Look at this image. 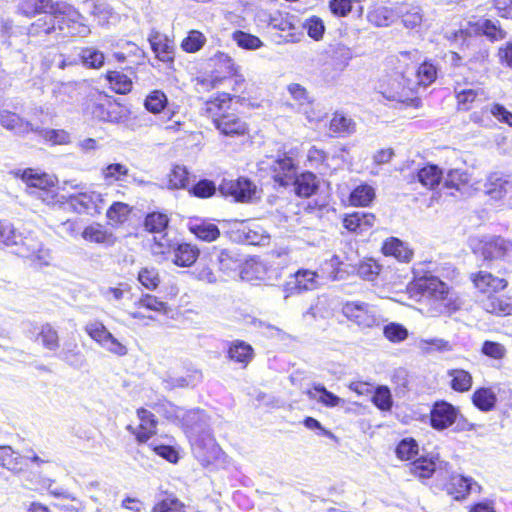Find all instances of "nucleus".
<instances>
[{
	"instance_id": "nucleus-31",
	"label": "nucleus",
	"mask_w": 512,
	"mask_h": 512,
	"mask_svg": "<svg viewBox=\"0 0 512 512\" xmlns=\"http://www.w3.org/2000/svg\"><path fill=\"white\" fill-rule=\"evenodd\" d=\"M291 185L295 186V192L300 197H310L318 188L316 176L311 172L297 174Z\"/></svg>"
},
{
	"instance_id": "nucleus-28",
	"label": "nucleus",
	"mask_w": 512,
	"mask_h": 512,
	"mask_svg": "<svg viewBox=\"0 0 512 512\" xmlns=\"http://www.w3.org/2000/svg\"><path fill=\"white\" fill-rule=\"evenodd\" d=\"M34 133L52 145H67L71 142L70 133L64 129H50L36 125Z\"/></svg>"
},
{
	"instance_id": "nucleus-49",
	"label": "nucleus",
	"mask_w": 512,
	"mask_h": 512,
	"mask_svg": "<svg viewBox=\"0 0 512 512\" xmlns=\"http://www.w3.org/2000/svg\"><path fill=\"white\" fill-rule=\"evenodd\" d=\"M168 223L167 215L153 212L146 216L144 226L149 232L161 234L167 228Z\"/></svg>"
},
{
	"instance_id": "nucleus-42",
	"label": "nucleus",
	"mask_w": 512,
	"mask_h": 512,
	"mask_svg": "<svg viewBox=\"0 0 512 512\" xmlns=\"http://www.w3.org/2000/svg\"><path fill=\"white\" fill-rule=\"evenodd\" d=\"M110 87L119 94H126L132 89V80L119 71H109L106 75Z\"/></svg>"
},
{
	"instance_id": "nucleus-53",
	"label": "nucleus",
	"mask_w": 512,
	"mask_h": 512,
	"mask_svg": "<svg viewBox=\"0 0 512 512\" xmlns=\"http://www.w3.org/2000/svg\"><path fill=\"white\" fill-rule=\"evenodd\" d=\"M167 104L166 95L159 90L152 91L145 99V108L154 114L160 113Z\"/></svg>"
},
{
	"instance_id": "nucleus-57",
	"label": "nucleus",
	"mask_w": 512,
	"mask_h": 512,
	"mask_svg": "<svg viewBox=\"0 0 512 512\" xmlns=\"http://www.w3.org/2000/svg\"><path fill=\"white\" fill-rule=\"evenodd\" d=\"M469 181V175L466 171L460 169H452L447 172L444 178V186L447 188H455L460 190L461 185H465Z\"/></svg>"
},
{
	"instance_id": "nucleus-1",
	"label": "nucleus",
	"mask_w": 512,
	"mask_h": 512,
	"mask_svg": "<svg viewBox=\"0 0 512 512\" xmlns=\"http://www.w3.org/2000/svg\"><path fill=\"white\" fill-rule=\"evenodd\" d=\"M422 295L431 301L435 314H451L460 309L462 302L457 293L435 276H425L418 281Z\"/></svg>"
},
{
	"instance_id": "nucleus-41",
	"label": "nucleus",
	"mask_w": 512,
	"mask_h": 512,
	"mask_svg": "<svg viewBox=\"0 0 512 512\" xmlns=\"http://www.w3.org/2000/svg\"><path fill=\"white\" fill-rule=\"evenodd\" d=\"M295 20V16L277 11L270 16L269 26L282 32H291L297 29Z\"/></svg>"
},
{
	"instance_id": "nucleus-36",
	"label": "nucleus",
	"mask_w": 512,
	"mask_h": 512,
	"mask_svg": "<svg viewBox=\"0 0 512 512\" xmlns=\"http://www.w3.org/2000/svg\"><path fill=\"white\" fill-rule=\"evenodd\" d=\"M442 177V171L436 165H427L417 173L418 181L429 189L438 186Z\"/></svg>"
},
{
	"instance_id": "nucleus-10",
	"label": "nucleus",
	"mask_w": 512,
	"mask_h": 512,
	"mask_svg": "<svg viewBox=\"0 0 512 512\" xmlns=\"http://www.w3.org/2000/svg\"><path fill=\"white\" fill-rule=\"evenodd\" d=\"M219 191L224 196H231L239 202H249L256 197V186L248 179H224L219 185Z\"/></svg>"
},
{
	"instance_id": "nucleus-33",
	"label": "nucleus",
	"mask_w": 512,
	"mask_h": 512,
	"mask_svg": "<svg viewBox=\"0 0 512 512\" xmlns=\"http://www.w3.org/2000/svg\"><path fill=\"white\" fill-rule=\"evenodd\" d=\"M209 256L210 262H214L215 259L219 266V269L224 272L234 270L238 263V259L228 249H218L216 247H213L212 250L209 252Z\"/></svg>"
},
{
	"instance_id": "nucleus-13",
	"label": "nucleus",
	"mask_w": 512,
	"mask_h": 512,
	"mask_svg": "<svg viewBox=\"0 0 512 512\" xmlns=\"http://www.w3.org/2000/svg\"><path fill=\"white\" fill-rule=\"evenodd\" d=\"M482 254L486 260L502 259L512 262V241L494 237L484 243Z\"/></svg>"
},
{
	"instance_id": "nucleus-6",
	"label": "nucleus",
	"mask_w": 512,
	"mask_h": 512,
	"mask_svg": "<svg viewBox=\"0 0 512 512\" xmlns=\"http://www.w3.org/2000/svg\"><path fill=\"white\" fill-rule=\"evenodd\" d=\"M268 166L275 182L287 187L295 181L298 167L294 159L287 153L277 154L268 158Z\"/></svg>"
},
{
	"instance_id": "nucleus-55",
	"label": "nucleus",
	"mask_w": 512,
	"mask_h": 512,
	"mask_svg": "<svg viewBox=\"0 0 512 512\" xmlns=\"http://www.w3.org/2000/svg\"><path fill=\"white\" fill-rule=\"evenodd\" d=\"M206 42V37L197 30L189 32L188 36L182 41L181 47L189 53L200 50Z\"/></svg>"
},
{
	"instance_id": "nucleus-9",
	"label": "nucleus",
	"mask_w": 512,
	"mask_h": 512,
	"mask_svg": "<svg viewBox=\"0 0 512 512\" xmlns=\"http://www.w3.org/2000/svg\"><path fill=\"white\" fill-rule=\"evenodd\" d=\"M318 274L312 270L299 269L290 275L284 283L282 290L284 297L300 294L304 291H310L318 288Z\"/></svg>"
},
{
	"instance_id": "nucleus-24",
	"label": "nucleus",
	"mask_w": 512,
	"mask_h": 512,
	"mask_svg": "<svg viewBox=\"0 0 512 512\" xmlns=\"http://www.w3.org/2000/svg\"><path fill=\"white\" fill-rule=\"evenodd\" d=\"M382 251L386 256H393L401 262H409L413 257V251L408 245L396 237L388 238L382 246Z\"/></svg>"
},
{
	"instance_id": "nucleus-61",
	"label": "nucleus",
	"mask_w": 512,
	"mask_h": 512,
	"mask_svg": "<svg viewBox=\"0 0 512 512\" xmlns=\"http://www.w3.org/2000/svg\"><path fill=\"white\" fill-rule=\"evenodd\" d=\"M216 189V185L213 181L202 179L193 185L189 192L198 198H209L216 193Z\"/></svg>"
},
{
	"instance_id": "nucleus-23",
	"label": "nucleus",
	"mask_w": 512,
	"mask_h": 512,
	"mask_svg": "<svg viewBox=\"0 0 512 512\" xmlns=\"http://www.w3.org/2000/svg\"><path fill=\"white\" fill-rule=\"evenodd\" d=\"M375 223V216L371 213L354 212L343 219L344 227L350 231L362 234L370 229Z\"/></svg>"
},
{
	"instance_id": "nucleus-64",
	"label": "nucleus",
	"mask_w": 512,
	"mask_h": 512,
	"mask_svg": "<svg viewBox=\"0 0 512 512\" xmlns=\"http://www.w3.org/2000/svg\"><path fill=\"white\" fill-rule=\"evenodd\" d=\"M153 512H185L184 505L174 497H167L157 503Z\"/></svg>"
},
{
	"instance_id": "nucleus-51",
	"label": "nucleus",
	"mask_w": 512,
	"mask_h": 512,
	"mask_svg": "<svg viewBox=\"0 0 512 512\" xmlns=\"http://www.w3.org/2000/svg\"><path fill=\"white\" fill-rule=\"evenodd\" d=\"M38 339L41 340L46 349L54 351L59 347L58 332L48 323L42 325L38 333Z\"/></svg>"
},
{
	"instance_id": "nucleus-46",
	"label": "nucleus",
	"mask_w": 512,
	"mask_h": 512,
	"mask_svg": "<svg viewBox=\"0 0 512 512\" xmlns=\"http://www.w3.org/2000/svg\"><path fill=\"white\" fill-rule=\"evenodd\" d=\"M231 38L242 49L256 50L263 46V42L257 36L241 30L234 31Z\"/></svg>"
},
{
	"instance_id": "nucleus-26",
	"label": "nucleus",
	"mask_w": 512,
	"mask_h": 512,
	"mask_svg": "<svg viewBox=\"0 0 512 512\" xmlns=\"http://www.w3.org/2000/svg\"><path fill=\"white\" fill-rule=\"evenodd\" d=\"M174 259L173 262L177 266L180 267H190L192 266L199 257L200 251L199 249L192 244L189 243H181L178 244L174 249Z\"/></svg>"
},
{
	"instance_id": "nucleus-22",
	"label": "nucleus",
	"mask_w": 512,
	"mask_h": 512,
	"mask_svg": "<svg viewBox=\"0 0 512 512\" xmlns=\"http://www.w3.org/2000/svg\"><path fill=\"white\" fill-rule=\"evenodd\" d=\"M485 191L492 199L501 200L512 191V182L499 173H491L485 183Z\"/></svg>"
},
{
	"instance_id": "nucleus-58",
	"label": "nucleus",
	"mask_w": 512,
	"mask_h": 512,
	"mask_svg": "<svg viewBox=\"0 0 512 512\" xmlns=\"http://www.w3.org/2000/svg\"><path fill=\"white\" fill-rule=\"evenodd\" d=\"M18 459L17 453L10 446H0V466L18 472Z\"/></svg>"
},
{
	"instance_id": "nucleus-30",
	"label": "nucleus",
	"mask_w": 512,
	"mask_h": 512,
	"mask_svg": "<svg viewBox=\"0 0 512 512\" xmlns=\"http://www.w3.org/2000/svg\"><path fill=\"white\" fill-rule=\"evenodd\" d=\"M25 237L16 231L14 226L8 222L0 221V245L12 247L15 252L21 247Z\"/></svg>"
},
{
	"instance_id": "nucleus-2",
	"label": "nucleus",
	"mask_w": 512,
	"mask_h": 512,
	"mask_svg": "<svg viewBox=\"0 0 512 512\" xmlns=\"http://www.w3.org/2000/svg\"><path fill=\"white\" fill-rule=\"evenodd\" d=\"M227 105L225 100L209 101L206 103L205 113L223 135H244L247 131L246 123L237 114L227 112Z\"/></svg>"
},
{
	"instance_id": "nucleus-56",
	"label": "nucleus",
	"mask_w": 512,
	"mask_h": 512,
	"mask_svg": "<svg viewBox=\"0 0 512 512\" xmlns=\"http://www.w3.org/2000/svg\"><path fill=\"white\" fill-rule=\"evenodd\" d=\"M131 212L128 204L123 202H114L107 210L106 216L109 220L116 223H123Z\"/></svg>"
},
{
	"instance_id": "nucleus-11",
	"label": "nucleus",
	"mask_w": 512,
	"mask_h": 512,
	"mask_svg": "<svg viewBox=\"0 0 512 512\" xmlns=\"http://www.w3.org/2000/svg\"><path fill=\"white\" fill-rule=\"evenodd\" d=\"M15 253L21 257L38 261L41 265H49L53 260L51 250L32 237H25L23 244L15 250Z\"/></svg>"
},
{
	"instance_id": "nucleus-63",
	"label": "nucleus",
	"mask_w": 512,
	"mask_h": 512,
	"mask_svg": "<svg viewBox=\"0 0 512 512\" xmlns=\"http://www.w3.org/2000/svg\"><path fill=\"white\" fill-rule=\"evenodd\" d=\"M397 456L402 460H410L418 454L417 442L410 439H403L396 448Z\"/></svg>"
},
{
	"instance_id": "nucleus-38",
	"label": "nucleus",
	"mask_w": 512,
	"mask_h": 512,
	"mask_svg": "<svg viewBox=\"0 0 512 512\" xmlns=\"http://www.w3.org/2000/svg\"><path fill=\"white\" fill-rule=\"evenodd\" d=\"M356 124L353 119L336 112L330 121V130L341 136L354 133Z\"/></svg>"
},
{
	"instance_id": "nucleus-44",
	"label": "nucleus",
	"mask_w": 512,
	"mask_h": 512,
	"mask_svg": "<svg viewBox=\"0 0 512 512\" xmlns=\"http://www.w3.org/2000/svg\"><path fill=\"white\" fill-rule=\"evenodd\" d=\"M94 113L102 120L116 123L122 118V107L114 102L99 104Z\"/></svg>"
},
{
	"instance_id": "nucleus-54",
	"label": "nucleus",
	"mask_w": 512,
	"mask_h": 512,
	"mask_svg": "<svg viewBox=\"0 0 512 512\" xmlns=\"http://www.w3.org/2000/svg\"><path fill=\"white\" fill-rule=\"evenodd\" d=\"M189 173L184 166L176 165L169 174V187L171 189L186 188L189 182Z\"/></svg>"
},
{
	"instance_id": "nucleus-17",
	"label": "nucleus",
	"mask_w": 512,
	"mask_h": 512,
	"mask_svg": "<svg viewBox=\"0 0 512 512\" xmlns=\"http://www.w3.org/2000/svg\"><path fill=\"white\" fill-rule=\"evenodd\" d=\"M0 124L7 130L13 131L19 136H25L34 133L35 124L25 120L20 115L9 110L0 111Z\"/></svg>"
},
{
	"instance_id": "nucleus-21",
	"label": "nucleus",
	"mask_w": 512,
	"mask_h": 512,
	"mask_svg": "<svg viewBox=\"0 0 512 512\" xmlns=\"http://www.w3.org/2000/svg\"><path fill=\"white\" fill-rule=\"evenodd\" d=\"M227 358L245 368L254 358V349L243 340H234L229 343Z\"/></svg>"
},
{
	"instance_id": "nucleus-7",
	"label": "nucleus",
	"mask_w": 512,
	"mask_h": 512,
	"mask_svg": "<svg viewBox=\"0 0 512 512\" xmlns=\"http://www.w3.org/2000/svg\"><path fill=\"white\" fill-rule=\"evenodd\" d=\"M85 332L102 348L118 356H124L128 350L120 343L100 321H92L85 325Z\"/></svg>"
},
{
	"instance_id": "nucleus-25",
	"label": "nucleus",
	"mask_w": 512,
	"mask_h": 512,
	"mask_svg": "<svg viewBox=\"0 0 512 512\" xmlns=\"http://www.w3.org/2000/svg\"><path fill=\"white\" fill-rule=\"evenodd\" d=\"M188 229L196 238L205 242L215 241L220 236V230L217 225L204 220L189 222Z\"/></svg>"
},
{
	"instance_id": "nucleus-62",
	"label": "nucleus",
	"mask_w": 512,
	"mask_h": 512,
	"mask_svg": "<svg viewBox=\"0 0 512 512\" xmlns=\"http://www.w3.org/2000/svg\"><path fill=\"white\" fill-rule=\"evenodd\" d=\"M384 336L391 342H402L408 337L407 329L398 323H390L383 329Z\"/></svg>"
},
{
	"instance_id": "nucleus-29",
	"label": "nucleus",
	"mask_w": 512,
	"mask_h": 512,
	"mask_svg": "<svg viewBox=\"0 0 512 512\" xmlns=\"http://www.w3.org/2000/svg\"><path fill=\"white\" fill-rule=\"evenodd\" d=\"M397 17L396 7L389 8L378 6L370 10L367 14L368 21L377 27H386L392 24Z\"/></svg>"
},
{
	"instance_id": "nucleus-27",
	"label": "nucleus",
	"mask_w": 512,
	"mask_h": 512,
	"mask_svg": "<svg viewBox=\"0 0 512 512\" xmlns=\"http://www.w3.org/2000/svg\"><path fill=\"white\" fill-rule=\"evenodd\" d=\"M482 307L485 311L496 315H510L512 314V301L511 298L505 296H496L494 294L487 296L482 301Z\"/></svg>"
},
{
	"instance_id": "nucleus-43",
	"label": "nucleus",
	"mask_w": 512,
	"mask_h": 512,
	"mask_svg": "<svg viewBox=\"0 0 512 512\" xmlns=\"http://www.w3.org/2000/svg\"><path fill=\"white\" fill-rule=\"evenodd\" d=\"M410 75L414 76L412 79L417 81L418 86H428L435 81L437 69L432 63L424 62L418 67L417 70L413 69Z\"/></svg>"
},
{
	"instance_id": "nucleus-35",
	"label": "nucleus",
	"mask_w": 512,
	"mask_h": 512,
	"mask_svg": "<svg viewBox=\"0 0 512 512\" xmlns=\"http://www.w3.org/2000/svg\"><path fill=\"white\" fill-rule=\"evenodd\" d=\"M22 179L30 187L38 188L39 191L54 186V178L48 174H39L32 169H27L22 174Z\"/></svg>"
},
{
	"instance_id": "nucleus-60",
	"label": "nucleus",
	"mask_w": 512,
	"mask_h": 512,
	"mask_svg": "<svg viewBox=\"0 0 512 512\" xmlns=\"http://www.w3.org/2000/svg\"><path fill=\"white\" fill-rule=\"evenodd\" d=\"M483 95V92L479 89H464L457 92V102L458 107L461 110H469L471 109V104L475 102L480 96Z\"/></svg>"
},
{
	"instance_id": "nucleus-50",
	"label": "nucleus",
	"mask_w": 512,
	"mask_h": 512,
	"mask_svg": "<svg viewBox=\"0 0 512 512\" xmlns=\"http://www.w3.org/2000/svg\"><path fill=\"white\" fill-rule=\"evenodd\" d=\"M288 92L298 105V110L304 114L308 113V107L310 105V99L306 89L297 83L288 85Z\"/></svg>"
},
{
	"instance_id": "nucleus-37",
	"label": "nucleus",
	"mask_w": 512,
	"mask_h": 512,
	"mask_svg": "<svg viewBox=\"0 0 512 512\" xmlns=\"http://www.w3.org/2000/svg\"><path fill=\"white\" fill-rule=\"evenodd\" d=\"M80 62L87 68L99 69L104 65V54L93 47L81 49L79 55Z\"/></svg>"
},
{
	"instance_id": "nucleus-19",
	"label": "nucleus",
	"mask_w": 512,
	"mask_h": 512,
	"mask_svg": "<svg viewBox=\"0 0 512 512\" xmlns=\"http://www.w3.org/2000/svg\"><path fill=\"white\" fill-rule=\"evenodd\" d=\"M82 238L90 243H96L104 246H113L116 243V236L108 231L103 225L93 223L84 228L81 233Z\"/></svg>"
},
{
	"instance_id": "nucleus-15",
	"label": "nucleus",
	"mask_w": 512,
	"mask_h": 512,
	"mask_svg": "<svg viewBox=\"0 0 512 512\" xmlns=\"http://www.w3.org/2000/svg\"><path fill=\"white\" fill-rule=\"evenodd\" d=\"M137 416L140 420L139 427L133 428L129 425L127 430L133 433L139 442L144 443L156 434L157 420L152 412L144 408L137 410Z\"/></svg>"
},
{
	"instance_id": "nucleus-34",
	"label": "nucleus",
	"mask_w": 512,
	"mask_h": 512,
	"mask_svg": "<svg viewBox=\"0 0 512 512\" xmlns=\"http://www.w3.org/2000/svg\"><path fill=\"white\" fill-rule=\"evenodd\" d=\"M451 378V388L457 392L469 391L472 387L473 379L471 374L463 369H451L448 371Z\"/></svg>"
},
{
	"instance_id": "nucleus-14",
	"label": "nucleus",
	"mask_w": 512,
	"mask_h": 512,
	"mask_svg": "<svg viewBox=\"0 0 512 512\" xmlns=\"http://www.w3.org/2000/svg\"><path fill=\"white\" fill-rule=\"evenodd\" d=\"M458 416V410L448 402H436L431 410V425L437 430L450 427Z\"/></svg>"
},
{
	"instance_id": "nucleus-4",
	"label": "nucleus",
	"mask_w": 512,
	"mask_h": 512,
	"mask_svg": "<svg viewBox=\"0 0 512 512\" xmlns=\"http://www.w3.org/2000/svg\"><path fill=\"white\" fill-rule=\"evenodd\" d=\"M407 72L396 74L382 92L383 97L407 106L418 107L420 100L416 97L417 81L407 76Z\"/></svg>"
},
{
	"instance_id": "nucleus-20",
	"label": "nucleus",
	"mask_w": 512,
	"mask_h": 512,
	"mask_svg": "<svg viewBox=\"0 0 512 512\" xmlns=\"http://www.w3.org/2000/svg\"><path fill=\"white\" fill-rule=\"evenodd\" d=\"M396 14L407 29H414L423 22V10L414 3H397Z\"/></svg>"
},
{
	"instance_id": "nucleus-47",
	"label": "nucleus",
	"mask_w": 512,
	"mask_h": 512,
	"mask_svg": "<svg viewBox=\"0 0 512 512\" xmlns=\"http://www.w3.org/2000/svg\"><path fill=\"white\" fill-rule=\"evenodd\" d=\"M374 197V189L367 184H362L351 192L350 202L354 206H367Z\"/></svg>"
},
{
	"instance_id": "nucleus-48",
	"label": "nucleus",
	"mask_w": 512,
	"mask_h": 512,
	"mask_svg": "<svg viewBox=\"0 0 512 512\" xmlns=\"http://www.w3.org/2000/svg\"><path fill=\"white\" fill-rule=\"evenodd\" d=\"M101 175L107 183L111 184L121 181L124 177L128 176L129 169L121 163H112L102 168Z\"/></svg>"
},
{
	"instance_id": "nucleus-16",
	"label": "nucleus",
	"mask_w": 512,
	"mask_h": 512,
	"mask_svg": "<svg viewBox=\"0 0 512 512\" xmlns=\"http://www.w3.org/2000/svg\"><path fill=\"white\" fill-rule=\"evenodd\" d=\"M61 2L53 0H21L18 5V11L28 18L42 13L55 16L57 12L56 7L61 5Z\"/></svg>"
},
{
	"instance_id": "nucleus-5",
	"label": "nucleus",
	"mask_w": 512,
	"mask_h": 512,
	"mask_svg": "<svg viewBox=\"0 0 512 512\" xmlns=\"http://www.w3.org/2000/svg\"><path fill=\"white\" fill-rule=\"evenodd\" d=\"M66 202L76 213H87L92 216L100 214L106 204L103 194L90 190L71 194L66 198Z\"/></svg>"
},
{
	"instance_id": "nucleus-45",
	"label": "nucleus",
	"mask_w": 512,
	"mask_h": 512,
	"mask_svg": "<svg viewBox=\"0 0 512 512\" xmlns=\"http://www.w3.org/2000/svg\"><path fill=\"white\" fill-rule=\"evenodd\" d=\"M309 396L327 407H336L344 403L343 399L328 391L322 385L315 386L313 391L309 392Z\"/></svg>"
},
{
	"instance_id": "nucleus-59",
	"label": "nucleus",
	"mask_w": 512,
	"mask_h": 512,
	"mask_svg": "<svg viewBox=\"0 0 512 512\" xmlns=\"http://www.w3.org/2000/svg\"><path fill=\"white\" fill-rule=\"evenodd\" d=\"M139 282L149 290H154L160 283L159 273L157 269L151 267L142 268L138 274Z\"/></svg>"
},
{
	"instance_id": "nucleus-32",
	"label": "nucleus",
	"mask_w": 512,
	"mask_h": 512,
	"mask_svg": "<svg viewBox=\"0 0 512 512\" xmlns=\"http://www.w3.org/2000/svg\"><path fill=\"white\" fill-rule=\"evenodd\" d=\"M53 33H58V19L51 15L39 18L28 28V34L31 36L51 35Z\"/></svg>"
},
{
	"instance_id": "nucleus-18",
	"label": "nucleus",
	"mask_w": 512,
	"mask_h": 512,
	"mask_svg": "<svg viewBox=\"0 0 512 512\" xmlns=\"http://www.w3.org/2000/svg\"><path fill=\"white\" fill-rule=\"evenodd\" d=\"M474 489L480 490V486L462 475H452L445 486L447 494L457 501L465 499Z\"/></svg>"
},
{
	"instance_id": "nucleus-40",
	"label": "nucleus",
	"mask_w": 512,
	"mask_h": 512,
	"mask_svg": "<svg viewBox=\"0 0 512 512\" xmlns=\"http://www.w3.org/2000/svg\"><path fill=\"white\" fill-rule=\"evenodd\" d=\"M474 405L482 411H490L494 408L497 397L489 388H480L473 393Z\"/></svg>"
},
{
	"instance_id": "nucleus-3",
	"label": "nucleus",
	"mask_w": 512,
	"mask_h": 512,
	"mask_svg": "<svg viewBox=\"0 0 512 512\" xmlns=\"http://www.w3.org/2000/svg\"><path fill=\"white\" fill-rule=\"evenodd\" d=\"M56 8L54 18L58 19V36L86 37L91 33L84 17L71 4L62 1Z\"/></svg>"
},
{
	"instance_id": "nucleus-12",
	"label": "nucleus",
	"mask_w": 512,
	"mask_h": 512,
	"mask_svg": "<svg viewBox=\"0 0 512 512\" xmlns=\"http://www.w3.org/2000/svg\"><path fill=\"white\" fill-rule=\"evenodd\" d=\"M470 279L479 292L488 296L504 290L508 285L506 279L494 276L487 271L472 273Z\"/></svg>"
},
{
	"instance_id": "nucleus-8",
	"label": "nucleus",
	"mask_w": 512,
	"mask_h": 512,
	"mask_svg": "<svg viewBox=\"0 0 512 512\" xmlns=\"http://www.w3.org/2000/svg\"><path fill=\"white\" fill-rule=\"evenodd\" d=\"M342 312L346 318L363 328H372L381 321L375 307L364 302H348Z\"/></svg>"
},
{
	"instance_id": "nucleus-39",
	"label": "nucleus",
	"mask_w": 512,
	"mask_h": 512,
	"mask_svg": "<svg viewBox=\"0 0 512 512\" xmlns=\"http://www.w3.org/2000/svg\"><path fill=\"white\" fill-rule=\"evenodd\" d=\"M437 464L431 458H419L409 464V471L411 474L419 478H429L436 471Z\"/></svg>"
},
{
	"instance_id": "nucleus-52",
	"label": "nucleus",
	"mask_w": 512,
	"mask_h": 512,
	"mask_svg": "<svg viewBox=\"0 0 512 512\" xmlns=\"http://www.w3.org/2000/svg\"><path fill=\"white\" fill-rule=\"evenodd\" d=\"M151 47L156 56L162 61H169L172 59L173 47L163 39L161 36L156 35L149 39Z\"/></svg>"
}]
</instances>
